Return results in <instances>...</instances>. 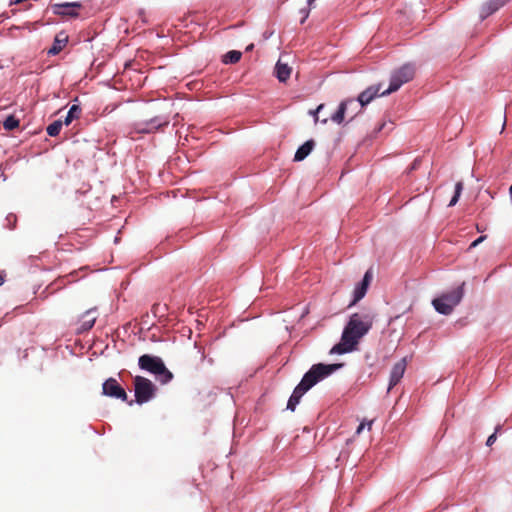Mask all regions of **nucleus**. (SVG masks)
Returning <instances> with one entry per match:
<instances>
[{"instance_id": "f257e3e1", "label": "nucleus", "mask_w": 512, "mask_h": 512, "mask_svg": "<svg viewBox=\"0 0 512 512\" xmlns=\"http://www.w3.org/2000/svg\"><path fill=\"white\" fill-rule=\"evenodd\" d=\"M372 327V321L368 315L354 313L343 329L341 340L334 345L330 354H346L357 349L359 340L366 335Z\"/></svg>"}, {"instance_id": "bb28decb", "label": "nucleus", "mask_w": 512, "mask_h": 512, "mask_svg": "<svg viewBox=\"0 0 512 512\" xmlns=\"http://www.w3.org/2000/svg\"><path fill=\"white\" fill-rule=\"evenodd\" d=\"M486 238V236H480L478 237L476 240H474L470 246H469V249H472V248H475L476 246H478L481 242L484 241V239Z\"/></svg>"}, {"instance_id": "f03ea898", "label": "nucleus", "mask_w": 512, "mask_h": 512, "mask_svg": "<svg viewBox=\"0 0 512 512\" xmlns=\"http://www.w3.org/2000/svg\"><path fill=\"white\" fill-rule=\"evenodd\" d=\"M138 365L141 370L153 374L161 384H167L173 378V374L158 356L144 354L139 357Z\"/></svg>"}, {"instance_id": "2f4dec72", "label": "nucleus", "mask_w": 512, "mask_h": 512, "mask_svg": "<svg viewBox=\"0 0 512 512\" xmlns=\"http://www.w3.org/2000/svg\"><path fill=\"white\" fill-rule=\"evenodd\" d=\"M509 195H510V197H511V199H512V185H511V186H510V188H509Z\"/></svg>"}, {"instance_id": "cd10ccee", "label": "nucleus", "mask_w": 512, "mask_h": 512, "mask_svg": "<svg viewBox=\"0 0 512 512\" xmlns=\"http://www.w3.org/2000/svg\"><path fill=\"white\" fill-rule=\"evenodd\" d=\"M366 425H367L368 429H371L372 421H369V422H367V423L362 422V423L358 426V428H357V430H356V433H357V434H360V433L362 432V430L365 428V426H366Z\"/></svg>"}, {"instance_id": "4be33fe9", "label": "nucleus", "mask_w": 512, "mask_h": 512, "mask_svg": "<svg viewBox=\"0 0 512 512\" xmlns=\"http://www.w3.org/2000/svg\"><path fill=\"white\" fill-rule=\"evenodd\" d=\"M242 53L237 50H231L223 56V63L235 64L241 59Z\"/></svg>"}, {"instance_id": "c756f323", "label": "nucleus", "mask_w": 512, "mask_h": 512, "mask_svg": "<svg viewBox=\"0 0 512 512\" xmlns=\"http://www.w3.org/2000/svg\"><path fill=\"white\" fill-rule=\"evenodd\" d=\"M301 14L303 15V18L301 20V23H304V21L308 18L309 16V9H306V8H303L300 10Z\"/></svg>"}, {"instance_id": "c9c22d12", "label": "nucleus", "mask_w": 512, "mask_h": 512, "mask_svg": "<svg viewBox=\"0 0 512 512\" xmlns=\"http://www.w3.org/2000/svg\"><path fill=\"white\" fill-rule=\"evenodd\" d=\"M0 177H2L4 181L6 180V177L3 174H1Z\"/></svg>"}, {"instance_id": "39448f33", "label": "nucleus", "mask_w": 512, "mask_h": 512, "mask_svg": "<svg viewBox=\"0 0 512 512\" xmlns=\"http://www.w3.org/2000/svg\"><path fill=\"white\" fill-rule=\"evenodd\" d=\"M415 70L411 64H405L392 73L389 87L381 92V96L389 95L397 91L403 84L409 82L414 76Z\"/></svg>"}, {"instance_id": "4468645a", "label": "nucleus", "mask_w": 512, "mask_h": 512, "mask_svg": "<svg viewBox=\"0 0 512 512\" xmlns=\"http://www.w3.org/2000/svg\"><path fill=\"white\" fill-rule=\"evenodd\" d=\"M309 391V389L305 386H303V384L301 382H299V384L294 388L290 398L288 399V402H287V409L290 410V411H295L297 405L299 404L302 396L307 392Z\"/></svg>"}, {"instance_id": "9b49d317", "label": "nucleus", "mask_w": 512, "mask_h": 512, "mask_svg": "<svg viewBox=\"0 0 512 512\" xmlns=\"http://www.w3.org/2000/svg\"><path fill=\"white\" fill-rule=\"evenodd\" d=\"M407 366L406 358H402L397 363H395L391 369L390 372V378H389V385H388V392L396 386L400 380L403 378L405 370Z\"/></svg>"}, {"instance_id": "1a4fd4ad", "label": "nucleus", "mask_w": 512, "mask_h": 512, "mask_svg": "<svg viewBox=\"0 0 512 512\" xmlns=\"http://www.w3.org/2000/svg\"><path fill=\"white\" fill-rule=\"evenodd\" d=\"M80 7H81L80 2H65V3L53 4L51 6V9H52V12L56 15L76 17V16H78L77 10Z\"/></svg>"}, {"instance_id": "e433bc0d", "label": "nucleus", "mask_w": 512, "mask_h": 512, "mask_svg": "<svg viewBox=\"0 0 512 512\" xmlns=\"http://www.w3.org/2000/svg\"><path fill=\"white\" fill-rule=\"evenodd\" d=\"M323 107V105H319L316 111L320 110Z\"/></svg>"}, {"instance_id": "2eb2a0df", "label": "nucleus", "mask_w": 512, "mask_h": 512, "mask_svg": "<svg viewBox=\"0 0 512 512\" xmlns=\"http://www.w3.org/2000/svg\"><path fill=\"white\" fill-rule=\"evenodd\" d=\"M509 0H489L481 8L480 18L481 20L486 19L488 16L496 12L502 6H504Z\"/></svg>"}, {"instance_id": "a878e982", "label": "nucleus", "mask_w": 512, "mask_h": 512, "mask_svg": "<svg viewBox=\"0 0 512 512\" xmlns=\"http://www.w3.org/2000/svg\"><path fill=\"white\" fill-rule=\"evenodd\" d=\"M498 429H499V427H497L496 431L488 437V439L486 441L487 446H492L494 444V442L496 441V432L498 431Z\"/></svg>"}, {"instance_id": "b1692460", "label": "nucleus", "mask_w": 512, "mask_h": 512, "mask_svg": "<svg viewBox=\"0 0 512 512\" xmlns=\"http://www.w3.org/2000/svg\"><path fill=\"white\" fill-rule=\"evenodd\" d=\"M18 126H19V120L13 115L8 116L3 121V128L7 131H12L15 128H17Z\"/></svg>"}, {"instance_id": "7ed1b4c3", "label": "nucleus", "mask_w": 512, "mask_h": 512, "mask_svg": "<svg viewBox=\"0 0 512 512\" xmlns=\"http://www.w3.org/2000/svg\"><path fill=\"white\" fill-rule=\"evenodd\" d=\"M465 282L451 291L442 293L437 298H434L432 305L434 309L442 315H450L454 308L462 301L464 297Z\"/></svg>"}, {"instance_id": "5701e85b", "label": "nucleus", "mask_w": 512, "mask_h": 512, "mask_svg": "<svg viewBox=\"0 0 512 512\" xmlns=\"http://www.w3.org/2000/svg\"><path fill=\"white\" fill-rule=\"evenodd\" d=\"M63 124L64 123L61 120H56L52 122L46 128L47 134L51 137L57 136L60 133Z\"/></svg>"}, {"instance_id": "0eeeda50", "label": "nucleus", "mask_w": 512, "mask_h": 512, "mask_svg": "<svg viewBox=\"0 0 512 512\" xmlns=\"http://www.w3.org/2000/svg\"><path fill=\"white\" fill-rule=\"evenodd\" d=\"M170 120L167 116H155L146 121H139L133 125L130 134H152L159 129L168 126Z\"/></svg>"}, {"instance_id": "aec40b11", "label": "nucleus", "mask_w": 512, "mask_h": 512, "mask_svg": "<svg viewBox=\"0 0 512 512\" xmlns=\"http://www.w3.org/2000/svg\"><path fill=\"white\" fill-rule=\"evenodd\" d=\"M67 37H62V34H59L55 37L53 46L48 50V54L56 55L58 54L66 45Z\"/></svg>"}, {"instance_id": "c85d7f7f", "label": "nucleus", "mask_w": 512, "mask_h": 512, "mask_svg": "<svg viewBox=\"0 0 512 512\" xmlns=\"http://www.w3.org/2000/svg\"><path fill=\"white\" fill-rule=\"evenodd\" d=\"M6 220L8 221L10 228H13L15 221H16V217L14 215L10 214L6 217Z\"/></svg>"}, {"instance_id": "9d476101", "label": "nucleus", "mask_w": 512, "mask_h": 512, "mask_svg": "<svg viewBox=\"0 0 512 512\" xmlns=\"http://www.w3.org/2000/svg\"><path fill=\"white\" fill-rule=\"evenodd\" d=\"M372 280V272L371 270H367L363 276V279L361 282H359L353 291V300L350 303V306L355 305L357 302H359L367 293L368 287L370 285V282Z\"/></svg>"}, {"instance_id": "72a5a7b5", "label": "nucleus", "mask_w": 512, "mask_h": 512, "mask_svg": "<svg viewBox=\"0 0 512 512\" xmlns=\"http://www.w3.org/2000/svg\"><path fill=\"white\" fill-rule=\"evenodd\" d=\"M315 0H308V4L311 5Z\"/></svg>"}, {"instance_id": "ddd939ff", "label": "nucleus", "mask_w": 512, "mask_h": 512, "mask_svg": "<svg viewBox=\"0 0 512 512\" xmlns=\"http://www.w3.org/2000/svg\"><path fill=\"white\" fill-rule=\"evenodd\" d=\"M380 89L381 85L378 84L372 85L365 89L364 91H362L357 98V101L360 104V106L364 107L365 105L369 104L376 96L381 95Z\"/></svg>"}, {"instance_id": "f3484780", "label": "nucleus", "mask_w": 512, "mask_h": 512, "mask_svg": "<svg viewBox=\"0 0 512 512\" xmlns=\"http://www.w3.org/2000/svg\"><path fill=\"white\" fill-rule=\"evenodd\" d=\"M315 146L314 140L310 139L303 143L296 151L294 155V161H303L313 150Z\"/></svg>"}, {"instance_id": "412c9836", "label": "nucleus", "mask_w": 512, "mask_h": 512, "mask_svg": "<svg viewBox=\"0 0 512 512\" xmlns=\"http://www.w3.org/2000/svg\"><path fill=\"white\" fill-rule=\"evenodd\" d=\"M81 112H82L81 107L77 104H73L69 108L63 123L68 126L69 124L72 123L73 120L78 119L80 117Z\"/></svg>"}, {"instance_id": "423d86ee", "label": "nucleus", "mask_w": 512, "mask_h": 512, "mask_svg": "<svg viewBox=\"0 0 512 512\" xmlns=\"http://www.w3.org/2000/svg\"><path fill=\"white\" fill-rule=\"evenodd\" d=\"M156 387L147 378L136 376L134 378L135 402L139 405L149 402L155 397Z\"/></svg>"}, {"instance_id": "a211bd4d", "label": "nucleus", "mask_w": 512, "mask_h": 512, "mask_svg": "<svg viewBox=\"0 0 512 512\" xmlns=\"http://www.w3.org/2000/svg\"><path fill=\"white\" fill-rule=\"evenodd\" d=\"M355 101L353 99H348L342 101L339 104L337 111L331 116V120L337 124H341L344 121L345 113L347 111L348 105L354 104Z\"/></svg>"}, {"instance_id": "393cba45", "label": "nucleus", "mask_w": 512, "mask_h": 512, "mask_svg": "<svg viewBox=\"0 0 512 512\" xmlns=\"http://www.w3.org/2000/svg\"><path fill=\"white\" fill-rule=\"evenodd\" d=\"M462 189H463L462 182H457L456 185H455L454 195H453V197L451 198V200H450V202L448 204L449 207H452V206L456 205V203L458 202V200L460 198Z\"/></svg>"}, {"instance_id": "6e6552de", "label": "nucleus", "mask_w": 512, "mask_h": 512, "mask_svg": "<svg viewBox=\"0 0 512 512\" xmlns=\"http://www.w3.org/2000/svg\"><path fill=\"white\" fill-rule=\"evenodd\" d=\"M105 396L127 401V393L114 378H108L102 385Z\"/></svg>"}, {"instance_id": "473e14b6", "label": "nucleus", "mask_w": 512, "mask_h": 512, "mask_svg": "<svg viewBox=\"0 0 512 512\" xmlns=\"http://www.w3.org/2000/svg\"><path fill=\"white\" fill-rule=\"evenodd\" d=\"M253 47H254V45H253V44H250V45L247 47V50H252V49H253Z\"/></svg>"}, {"instance_id": "20e7f679", "label": "nucleus", "mask_w": 512, "mask_h": 512, "mask_svg": "<svg viewBox=\"0 0 512 512\" xmlns=\"http://www.w3.org/2000/svg\"><path fill=\"white\" fill-rule=\"evenodd\" d=\"M343 367L342 363L323 364L318 363L311 366V368L303 375L301 383L309 390L320 381L329 377L338 369Z\"/></svg>"}, {"instance_id": "f8f14e48", "label": "nucleus", "mask_w": 512, "mask_h": 512, "mask_svg": "<svg viewBox=\"0 0 512 512\" xmlns=\"http://www.w3.org/2000/svg\"><path fill=\"white\" fill-rule=\"evenodd\" d=\"M96 319L97 315L95 309H89L84 312L80 317L77 333L82 334L89 331L94 326Z\"/></svg>"}, {"instance_id": "f704fd0d", "label": "nucleus", "mask_w": 512, "mask_h": 512, "mask_svg": "<svg viewBox=\"0 0 512 512\" xmlns=\"http://www.w3.org/2000/svg\"><path fill=\"white\" fill-rule=\"evenodd\" d=\"M384 127H385V123H383V124L381 125V127L379 128V130H382Z\"/></svg>"}, {"instance_id": "dca6fc26", "label": "nucleus", "mask_w": 512, "mask_h": 512, "mask_svg": "<svg viewBox=\"0 0 512 512\" xmlns=\"http://www.w3.org/2000/svg\"><path fill=\"white\" fill-rule=\"evenodd\" d=\"M509 0H489L481 8L480 18L481 20L486 19L488 16L496 12L502 6H504Z\"/></svg>"}, {"instance_id": "7c9ffc66", "label": "nucleus", "mask_w": 512, "mask_h": 512, "mask_svg": "<svg viewBox=\"0 0 512 512\" xmlns=\"http://www.w3.org/2000/svg\"><path fill=\"white\" fill-rule=\"evenodd\" d=\"M4 283V278L3 276L0 274V286Z\"/></svg>"}, {"instance_id": "6ab92c4d", "label": "nucleus", "mask_w": 512, "mask_h": 512, "mask_svg": "<svg viewBox=\"0 0 512 512\" xmlns=\"http://www.w3.org/2000/svg\"><path fill=\"white\" fill-rule=\"evenodd\" d=\"M291 68L287 65L278 61L275 66V75L279 82H286L291 75Z\"/></svg>"}]
</instances>
